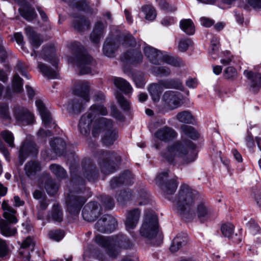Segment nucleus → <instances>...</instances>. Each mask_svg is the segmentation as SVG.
Listing matches in <instances>:
<instances>
[{"instance_id": "obj_35", "label": "nucleus", "mask_w": 261, "mask_h": 261, "mask_svg": "<svg viewBox=\"0 0 261 261\" xmlns=\"http://www.w3.org/2000/svg\"><path fill=\"white\" fill-rule=\"evenodd\" d=\"M161 85L166 89H177L181 90L182 85L178 79H169L160 81Z\"/></svg>"}, {"instance_id": "obj_63", "label": "nucleus", "mask_w": 261, "mask_h": 261, "mask_svg": "<svg viewBox=\"0 0 261 261\" xmlns=\"http://www.w3.org/2000/svg\"><path fill=\"white\" fill-rule=\"evenodd\" d=\"M219 47V39L217 37H213L211 40V49L214 53L217 51Z\"/></svg>"}, {"instance_id": "obj_23", "label": "nucleus", "mask_w": 261, "mask_h": 261, "mask_svg": "<svg viewBox=\"0 0 261 261\" xmlns=\"http://www.w3.org/2000/svg\"><path fill=\"white\" fill-rule=\"evenodd\" d=\"M134 177L132 173L126 171L121 174L118 177L113 178L110 182L111 189H115L122 185H129L133 182Z\"/></svg>"}, {"instance_id": "obj_58", "label": "nucleus", "mask_w": 261, "mask_h": 261, "mask_svg": "<svg viewBox=\"0 0 261 261\" xmlns=\"http://www.w3.org/2000/svg\"><path fill=\"white\" fill-rule=\"evenodd\" d=\"M9 50L4 46L3 41L0 39V62H4L8 56Z\"/></svg>"}, {"instance_id": "obj_51", "label": "nucleus", "mask_w": 261, "mask_h": 261, "mask_svg": "<svg viewBox=\"0 0 261 261\" xmlns=\"http://www.w3.org/2000/svg\"><path fill=\"white\" fill-rule=\"evenodd\" d=\"M118 102L120 105L121 108L124 111H128L130 108L129 102L124 98L123 96L117 92L116 95Z\"/></svg>"}, {"instance_id": "obj_15", "label": "nucleus", "mask_w": 261, "mask_h": 261, "mask_svg": "<svg viewBox=\"0 0 261 261\" xmlns=\"http://www.w3.org/2000/svg\"><path fill=\"white\" fill-rule=\"evenodd\" d=\"M164 106L168 110H173L181 105L182 95L177 91H167L162 98Z\"/></svg>"}, {"instance_id": "obj_10", "label": "nucleus", "mask_w": 261, "mask_h": 261, "mask_svg": "<svg viewBox=\"0 0 261 261\" xmlns=\"http://www.w3.org/2000/svg\"><path fill=\"white\" fill-rule=\"evenodd\" d=\"M142 44L145 55L152 64H159L163 61L164 62L176 67L185 66L184 62L180 58L168 55L163 56L160 51L147 45L145 42H142Z\"/></svg>"}, {"instance_id": "obj_62", "label": "nucleus", "mask_w": 261, "mask_h": 261, "mask_svg": "<svg viewBox=\"0 0 261 261\" xmlns=\"http://www.w3.org/2000/svg\"><path fill=\"white\" fill-rule=\"evenodd\" d=\"M17 70L21 73V74L25 77L28 79H30V75L28 74L27 72L23 68V64L22 62H19L16 65Z\"/></svg>"}, {"instance_id": "obj_45", "label": "nucleus", "mask_w": 261, "mask_h": 261, "mask_svg": "<svg viewBox=\"0 0 261 261\" xmlns=\"http://www.w3.org/2000/svg\"><path fill=\"white\" fill-rule=\"evenodd\" d=\"M142 11L145 15V19L148 20H153L156 16V11L153 7L149 5L143 6Z\"/></svg>"}, {"instance_id": "obj_17", "label": "nucleus", "mask_w": 261, "mask_h": 261, "mask_svg": "<svg viewBox=\"0 0 261 261\" xmlns=\"http://www.w3.org/2000/svg\"><path fill=\"white\" fill-rule=\"evenodd\" d=\"M86 201V199L83 197L69 195L66 200L68 211L72 215H78Z\"/></svg>"}, {"instance_id": "obj_61", "label": "nucleus", "mask_w": 261, "mask_h": 261, "mask_svg": "<svg viewBox=\"0 0 261 261\" xmlns=\"http://www.w3.org/2000/svg\"><path fill=\"white\" fill-rule=\"evenodd\" d=\"M158 5L161 9L165 10L174 11L176 10V7L173 6H169V4L166 0H156Z\"/></svg>"}, {"instance_id": "obj_3", "label": "nucleus", "mask_w": 261, "mask_h": 261, "mask_svg": "<svg viewBox=\"0 0 261 261\" xmlns=\"http://www.w3.org/2000/svg\"><path fill=\"white\" fill-rule=\"evenodd\" d=\"M91 88L87 82H82L79 84L74 90L76 97L71 99L66 106V110L71 114H79L85 107L87 103L90 100Z\"/></svg>"}, {"instance_id": "obj_6", "label": "nucleus", "mask_w": 261, "mask_h": 261, "mask_svg": "<svg viewBox=\"0 0 261 261\" xmlns=\"http://www.w3.org/2000/svg\"><path fill=\"white\" fill-rule=\"evenodd\" d=\"M92 134L94 137L101 134V141L106 146L113 144L118 137L117 131L113 128L112 121L104 117L96 122Z\"/></svg>"}, {"instance_id": "obj_37", "label": "nucleus", "mask_w": 261, "mask_h": 261, "mask_svg": "<svg viewBox=\"0 0 261 261\" xmlns=\"http://www.w3.org/2000/svg\"><path fill=\"white\" fill-rule=\"evenodd\" d=\"M163 88V86L161 85L160 81L158 84H153L150 85L148 90L153 101H159Z\"/></svg>"}, {"instance_id": "obj_1", "label": "nucleus", "mask_w": 261, "mask_h": 261, "mask_svg": "<svg viewBox=\"0 0 261 261\" xmlns=\"http://www.w3.org/2000/svg\"><path fill=\"white\" fill-rule=\"evenodd\" d=\"M162 155L170 164L175 163L178 159L182 164H189L196 160L197 152L192 141L182 138L169 144Z\"/></svg>"}, {"instance_id": "obj_36", "label": "nucleus", "mask_w": 261, "mask_h": 261, "mask_svg": "<svg viewBox=\"0 0 261 261\" xmlns=\"http://www.w3.org/2000/svg\"><path fill=\"white\" fill-rule=\"evenodd\" d=\"M50 146L56 154L62 155L66 149V143L63 139L56 138L50 142Z\"/></svg>"}, {"instance_id": "obj_20", "label": "nucleus", "mask_w": 261, "mask_h": 261, "mask_svg": "<svg viewBox=\"0 0 261 261\" xmlns=\"http://www.w3.org/2000/svg\"><path fill=\"white\" fill-rule=\"evenodd\" d=\"M141 211L136 208L127 212L124 221L126 230L129 233L137 227L140 217Z\"/></svg>"}, {"instance_id": "obj_43", "label": "nucleus", "mask_w": 261, "mask_h": 261, "mask_svg": "<svg viewBox=\"0 0 261 261\" xmlns=\"http://www.w3.org/2000/svg\"><path fill=\"white\" fill-rule=\"evenodd\" d=\"M180 129L182 134L193 139H197L198 137L197 131L191 126L182 125Z\"/></svg>"}, {"instance_id": "obj_31", "label": "nucleus", "mask_w": 261, "mask_h": 261, "mask_svg": "<svg viewBox=\"0 0 261 261\" xmlns=\"http://www.w3.org/2000/svg\"><path fill=\"white\" fill-rule=\"evenodd\" d=\"M187 240V236L186 234H178L172 241L170 247V251L172 252L177 251L182 246L186 245Z\"/></svg>"}, {"instance_id": "obj_16", "label": "nucleus", "mask_w": 261, "mask_h": 261, "mask_svg": "<svg viewBox=\"0 0 261 261\" xmlns=\"http://www.w3.org/2000/svg\"><path fill=\"white\" fill-rule=\"evenodd\" d=\"M117 221L113 216L105 215L95 224V228L99 232H112L116 229Z\"/></svg>"}, {"instance_id": "obj_30", "label": "nucleus", "mask_w": 261, "mask_h": 261, "mask_svg": "<svg viewBox=\"0 0 261 261\" xmlns=\"http://www.w3.org/2000/svg\"><path fill=\"white\" fill-rule=\"evenodd\" d=\"M105 28V25L100 21H98L95 24L90 36L92 42L95 44L99 43L100 38L103 37Z\"/></svg>"}, {"instance_id": "obj_21", "label": "nucleus", "mask_w": 261, "mask_h": 261, "mask_svg": "<svg viewBox=\"0 0 261 261\" xmlns=\"http://www.w3.org/2000/svg\"><path fill=\"white\" fill-rule=\"evenodd\" d=\"M38 153V148L32 142H24L21 145L19 152V161L21 165L26 158L30 155H36Z\"/></svg>"}, {"instance_id": "obj_44", "label": "nucleus", "mask_w": 261, "mask_h": 261, "mask_svg": "<svg viewBox=\"0 0 261 261\" xmlns=\"http://www.w3.org/2000/svg\"><path fill=\"white\" fill-rule=\"evenodd\" d=\"M133 194L132 191L129 190L121 191L119 194L116 196L118 202L121 204L124 203L125 202L132 200Z\"/></svg>"}, {"instance_id": "obj_41", "label": "nucleus", "mask_w": 261, "mask_h": 261, "mask_svg": "<svg viewBox=\"0 0 261 261\" xmlns=\"http://www.w3.org/2000/svg\"><path fill=\"white\" fill-rule=\"evenodd\" d=\"M176 119L181 123H193L194 119L193 116L188 111H184L178 113L176 116Z\"/></svg>"}, {"instance_id": "obj_54", "label": "nucleus", "mask_w": 261, "mask_h": 261, "mask_svg": "<svg viewBox=\"0 0 261 261\" xmlns=\"http://www.w3.org/2000/svg\"><path fill=\"white\" fill-rule=\"evenodd\" d=\"M49 236L50 239L59 241L64 237V233L61 230H52L49 232Z\"/></svg>"}, {"instance_id": "obj_55", "label": "nucleus", "mask_w": 261, "mask_h": 261, "mask_svg": "<svg viewBox=\"0 0 261 261\" xmlns=\"http://www.w3.org/2000/svg\"><path fill=\"white\" fill-rule=\"evenodd\" d=\"M101 202L105 208L109 210L112 209L114 205L113 200L109 196H102L101 197Z\"/></svg>"}, {"instance_id": "obj_11", "label": "nucleus", "mask_w": 261, "mask_h": 261, "mask_svg": "<svg viewBox=\"0 0 261 261\" xmlns=\"http://www.w3.org/2000/svg\"><path fill=\"white\" fill-rule=\"evenodd\" d=\"M41 56L44 60L50 61L54 68H50L44 63L38 62V67L40 72L45 76L49 79H58V70L57 65L58 60L55 55L54 47L50 46L44 47L42 50Z\"/></svg>"}, {"instance_id": "obj_8", "label": "nucleus", "mask_w": 261, "mask_h": 261, "mask_svg": "<svg viewBox=\"0 0 261 261\" xmlns=\"http://www.w3.org/2000/svg\"><path fill=\"white\" fill-rule=\"evenodd\" d=\"M195 205L184 218L185 220L190 221L196 217L201 223H205L215 216L213 208L202 196Z\"/></svg>"}, {"instance_id": "obj_5", "label": "nucleus", "mask_w": 261, "mask_h": 261, "mask_svg": "<svg viewBox=\"0 0 261 261\" xmlns=\"http://www.w3.org/2000/svg\"><path fill=\"white\" fill-rule=\"evenodd\" d=\"M108 111L106 107L101 105L94 104L92 105L88 111L82 115L79 124V128L81 134L84 135L88 134L92 126L93 129L96 121L101 117L99 118V115H107Z\"/></svg>"}, {"instance_id": "obj_18", "label": "nucleus", "mask_w": 261, "mask_h": 261, "mask_svg": "<svg viewBox=\"0 0 261 261\" xmlns=\"http://www.w3.org/2000/svg\"><path fill=\"white\" fill-rule=\"evenodd\" d=\"M14 116L17 123L23 125L32 124L34 121V117L33 114L24 107L15 108Z\"/></svg>"}, {"instance_id": "obj_53", "label": "nucleus", "mask_w": 261, "mask_h": 261, "mask_svg": "<svg viewBox=\"0 0 261 261\" xmlns=\"http://www.w3.org/2000/svg\"><path fill=\"white\" fill-rule=\"evenodd\" d=\"M192 44V40L189 38H184L180 40L178 43V48L181 52L186 51L190 46Z\"/></svg>"}, {"instance_id": "obj_39", "label": "nucleus", "mask_w": 261, "mask_h": 261, "mask_svg": "<svg viewBox=\"0 0 261 261\" xmlns=\"http://www.w3.org/2000/svg\"><path fill=\"white\" fill-rule=\"evenodd\" d=\"M49 169L58 179H63L67 177L66 170L60 165L57 164H51Z\"/></svg>"}, {"instance_id": "obj_24", "label": "nucleus", "mask_w": 261, "mask_h": 261, "mask_svg": "<svg viewBox=\"0 0 261 261\" xmlns=\"http://www.w3.org/2000/svg\"><path fill=\"white\" fill-rule=\"evenodd\" d=\"M244 75L249 81L253 92H257L261 87V73L245 70Z\"/></svg>"}, {"instance_id": "obj_42", "label": "nucleus", "mask_w": 261, "mask_h": 261, "mask_svg": "<svg viewBox=\"0 0 261 261\" xmlns=\"http://www.w3.org/2000/svg\"><path fill=\"white\" fill-rule=\"evenodd\" d=\"M135 200L136 204L139 205L147 204L150 201L149 195L144 189H142L138 193Z\"/></svg>"}, {"instance_id": "obj_64", "label": "nucleus", "mask_w": 261, "mask_h": 261, "mask_svg": "<svg viewBox=\"0 0 261 261\" xmlns=\"http://www.w3.org/2000/svg\"><path fill=\"white\" fill-rule=\"evenodd\" d=\"M253 194L257 205L261 207V190L256 189L253 191Z\"/></svg>"}, {"instance_id": "obj_46", "label": "nucleus", "mask_w": 261, "mask_h": 261, "mask_svg": "<svg viewBox=\"0 0 261 261\" xmlns=\"http://www.w3.org/2000/svg\"><path fill=\"white\" fill-rule=\"evenodd\" d=\"M47 193L49 195H54L58 189V186L55 184L52 178H48L44 185Z\"/></svg>"}, {"instance_id": "obj_25", "label": "nucleus", "mask_w": 261, "mask_h": 261, "mask_svg": "<svg viewBox=\"0 0 261 261\" xmlns=\"http://www.w3.org/2000/svg\"><path fill=\"white\" fill-rule=\"evenodd\" d=\"M2 207L4 211L3 213V217L4 219H1L0 221H4L6 222L16 224L18 222V219L16 216L17 213L16 211L9 206L5 202H3Z\"/></svg>"}, {"instance_id": "obj_29", "label": "nucleus", "mask_w": 261, "mask_h": 261, "mask_svg": "<svg viewBox=\"0 0 261 261\" xmlns=\"http://www.w3.org/2000/svg\"><path fill=\"white\" fill-rule=\"evenodd\" d=\"M86 165L83 167V175L89 181H94L98 177V171L95 166L90 164L89 160L85 161Z\"/></svg>"}, {"instance_id": "obj_52", "label": "nucleus", "mask_w": 261, "mask_h": 261, "mask_svg": "<svg viewBox=\"0 0 261 261\" xmlns=\"http://www.w3.org/2000/svg\"><path fill=\"white\" fill-rule=\"evenodd\" d=\"M234 226L229 223L224 224L221 226L222 234L226 237L230 238L233 233Z\"/></svg>"}, {"instance_id": "obj_47", "label": "nucleus", "mask_w": 261, "mask_h": 261, "mask_svg": "<svg viewBox=\"0 0 261 261\" xmlns=\"http://www.w3.org/2000/svg\"><path fill=\"white\" fill-rule=\"evenodd\" d=\"M22 79L17 74L13 76L12 87L13 91L16 93H20L23 90Z\"/></svg>"}, {"instance_id": "obj_2", "label": "nucleus", "mask_w": 261, "mask_h": 261, "mask_svg": "<svg viewBox=\"0 0 261 261\" xmlns=\"http://www.w3.org/2000/svg\"><path fill=\"white\" fill-rule=\"evenodd\" d=\"M95 241L99 246L106 248L108 254L114 257L118 254L120 249H127L133 246L132 241L126 235L122 233L111 237L97 235L95 237Z\"/></svg>"}, {"instance_id": "obj_7", "label": "nucleus", "mask_w": 261, "mask_h": 261, "mask_svg": "<svg viewBox=\"0 0 261 261\" xmlns=\"http://www.w3.org/2000/svg\"><path fill=\"white\" fill-rule=\"evenodd\" d=\"M159 225L157 216L152 211L146 212L144 220L140 228L139 233L141 237L156 245L154 241L158 237Z\"/></svg>"}, {"instance_id": "obj_28", "label": "nucleus", "mask_w": 261, "mask_h": 261, "mask_svg": "<svg viewBox=\"0 0 261 261\" xmlns=\"http://www.w3.org/2000/svg\"><path fill=\"white\" fill-rule=\"evenodd\" d=\"M122 59L127 63L136 64L142 62L143 56L140 51L131 50L124 54Z\"/></svg>"}, {"instance_id": "obj_59", "label": "nucleus", "mask_w": 261, "mask_h": 261, "mask_svg": "<svg viewBox=\"0 0 261 261\" xmlns=\"http://www.w3.org/2000/svg\"><path fill=\"white\" fill-rule=\"evenodd\" d=\"M224 76L227 79H233L237 76V72L233 67H228L224 70Z\"/></svg>"}, {"instance_id": "obj_49", "label": "nucleus", "mask_w": 261, "mask_h": 261, "mask_svg": "<svg viewBox=\"0 0 261 261\" xmlns=\"http://www.w3.org/2000/svg\"><path fill=\"white\" fill-rule=\"evenodd\" d=\"M51 218L55 221L60 222L62 221L63 213L58 204L53 205Z\"/></svg>"}, {"instance_id": "obj_13", "label": "nucleus", "mask_w": 261, "mask_h": 261, "mask_svg": "<svg viewBox=\"0 0 261 261\" xmlns=\"http://www.w3.org/2000/svg\"><path fill=\"white\" fill-rule=\"evenodd\" d=\"M74 44L78 47V51L76 55L75 60L73 61L70 58L68 61L70 63L74 62L80 68L82 74H87L90 72L91 67L95 65V61L87 51L82 50L79 43L76 42Z\"/></svg>"}, {"instance_id": "obj_33", "label": "nucleus", "mask_w": 261, "mask_h": 261, "mask_svg": "<svg viewBox=\"0 0 261 261\" xmlns=\"http://www.w3.org/2000/svg\"><path fill=\"white\" fill-rule=\"evenodd\" d=\"M14 224L0 221V229L1 233L6 237H11L17 233V229L13 226Z\"/></svg>"}, {"instance_id": "obj_60", "label": "nucleus", "mask_w": 261, "mask_h": 261, "mask_svg": "<svg viewBox=\"0 0 261 261\" xmlns=\"http://www.w3.org/2000/svg\"><path fill=\"white\" fill-rule=\"evenodd\" d=\"M9 253L8 246L5 241L0 239V257H4Z\"/></svg>"}, {"instance_id": "obj_40", "label": "nucleus", "mask_w": 261, "mask_h": 261, "mask_svg": "<svg viewBox=\"0 0 261 261\" xmlns=\"http://www.w3.org/2000/svg\"><path fill=\"white\" fill-rule=\"evenodd\" d=\"M180 27L188 35H193L195 32L194 23L190 19L181 20L180 22Z\"/></svg>"}, {"instance_id": "obj_48", "label": "nucleus", "mask_w": 261, "mask_h": 261, "mask_svg": "<svg viewBox=\"0 0 261 261\" xmlns=\"http://www.w3.org/2000/svg\"><path fill=\"white\" fill-rule=\"evenodd\" d=\"M151 72L155 75L168 76L171 74L170 69L167 67H154L151 68Z\"/></svg>"}, {"instance_id": "obj_12", "label": "nucleus", "mask_w": 261, "mask_h": 261, "mask_svg": "<svg viewBox=\"0 0 261 261\" xmlns=\"http://www.w3.org/2000/svg\"><path fill=\"white\" fill-rule=\"evenodd\" d=\"M96 156L101 171L105 174L113 172L115 164L121 161V157L114 151L99 150L97 152Z\"/></svg>"}, {"instance_id": "obj_57", "label": "nucleus", "mask_w": 261, "mask_h": 261, "mask_svg": "<svg viewBox=\"0 0 261 261\" xmlns=\"http://www.w3.org/2000/svg\"><path fill=\"white\" fill-rule=\"evenodd\" d=\"M0 116L2 118L6 120L10 119L7 104L2 103L0 105Z\"/></svg>"}, {"instance_id": "obj_34", "label": "nucleus", "mask_w": 261, "mask_h": 261, "mask_svg": "<svg viewBox=\"0 0 261 261\" xmlns=\"http://www.w3.org/2000/svg\"><path fill=\"white\" fill-rule=\"evenodd\" d=\"M115 86L124 93L125 94L132 92V87L124 79L121 77H116L114 80Z\"/></svg>"}, {"instance_id": "obj_14", "label": "nucleus", "mask_w": 261, "mask_h": 261, "mask_svg": "<svg viewBox=\"0 0 261 261\" xmlns=\"http://www.w3.org/2000/svg\"><path fill=\"white\" fill-rule=\"evenodd\" d=\"M168 175V171H164L158 175L155 178L156 184L160 187L164 196L167 198L169 196L174 193L177 187L176 179L167 180Z\"/></svg>"}, {"instance_id": "obj_50", "label": "nucleus", "mask_w": 261, "mask_h": 261, "mask_svg": "<svg viewBox=\"0 0 261 261\" xmlns=\"http://www.w3.org/2000/svg\"><path fill=\"white\" fill-rule=\"evenodd\" d=\"M1 135L3 139L8 144L9 147L11 148L15 147L14 143V137L11 132L5 130L2 132Z\"/></svg>"}, {"instance_id": "obj_4", "label": "nucleus", "mask_w": 261, "mask_h": 261, "mask_svg": "<svg viewBox=\"0 0 261 261\" xmlns=\"http://www.w3.org/2000/svg\"><path fill=\"white\" fill-rule=\"evenodd\" d=\"M201 196L187 185L180 187L177 198L175 201V207L183 219L192 209Z\"/></svg>"}, {"instance_id": "obj_9", "label": "nucleus", "mask_w": 261, "mask_h": 261, "mask_svg": "<svg viewBox=\"0 0 261 261\" xmlns=\"http://www.w3.org/2000/svg\"><path fill=\"white\" fill-rule=\"evenodd\" d=\"M120 44L124 47H132L136 44V41L132 35L129 33L121 34L119 38L109 37L107 38L103 46L102 50L104 55L109 57H113Z\"/></svg>"}, {"instance_id": "obj_38", "label": "nucleus", "mask_w": 261, "mask_h": 261, "mask_svg": "<svg viewBox=\"0 0 261 261\" xmlns=\"http://www.w3.org/2000/svg\"><path fill=\"white\" fill-rule=\"evenodd\" d=\"M41 169L39 163L37 161L29 162L25 165L24 170L27 176L31 177L34 176L36 173Z\"/></svg>"}, {"instance_id": "obj_26", "label": "nucleus", "mask_w": 261, "mask_h": 261, "mask_svg": "<svg viewBox=\"0 0 261 261\" xmlns=\"http://www.w3.org/2000/svg\"><path fill=\"white\" fill-rule=\"evenodd\" d=\"M25 33L34 49L37 48L43 42V39L40 34H37L32 27H27L25 29Z\"/></svg>"}, {"instance_id": "obj_19", "label": "nucleus", "mask_w": 261, "mask_h": 261, "mask_svg": "<svg viewBox=\"0 0 261 261\" xmlns=\"http://www.w3.org/2000/svg\"><path fill=\"white\" fill-rule=\"evenodd\" d=\"M100 214V205L96 202H90L85 206L82 211V216L84 220L93 221Z\"/></svg>"}, {"instance_id": "obj_27", "label": "nucleus", "mask_w": 261, "mask_h": 261, "mask_svg": "<svg viewBox=\"0 0 261 261\" xmlns=\"http://www.w3.org/2000/svg\"><path fill=\"white\" fill-rule=\"evenodd\" d=\"M35 103L44 124L46 125L51 124L52 123L55 124V122L53 121L50 114L46 108L44 103L39 99L36 101Z\"/></svg>"}, {"instance_id": "obj_56", "label": "nucleus", "mask_w": 261, "mask_h": 261, "mask_svg": "<svg viewBox=\"0 0 261 261\" xmlns=\"http://www.w3.org/2000/svg\"><path fill=\"white\" fill-rule=\"evenodd\" d=\"M222 54L223 55V56L220 60V63L225 66L230 64L233 57V56L231 55L230 52L226 50L223 52Z\"/></svg>"}, {"instance_id": "obj_22", "label": "nucleus", "mask_w": 261, "mask_h": 261, "mask_svg": "<svg viewBox=\"0 0 261 261\" xmlns=\"http://www.w3.org/2000/svg\"><path fill=\"white\" fill-rule=\"evenodd\" d=\"M154 135L160 140L167 142L175 139L177 136V133L172 128L165 126L159 129Z\"/></svg>"}, {"instance_id": "obj_32", "label": "nucleus", "mask_w": 261, "mask_h": 261, "mask_svg": "<svg viewBox=\"0 0 261 261\" xmlns=\"http://www.w3.org/2000/svg\"><path fill=\"white\" fill-rule=\"evenodd\" d=\"M19 10L21 16L28 21H32L37 16L35 10L28 3H25L24 6L20 8Z\"/></svg>"}]
</instances>
